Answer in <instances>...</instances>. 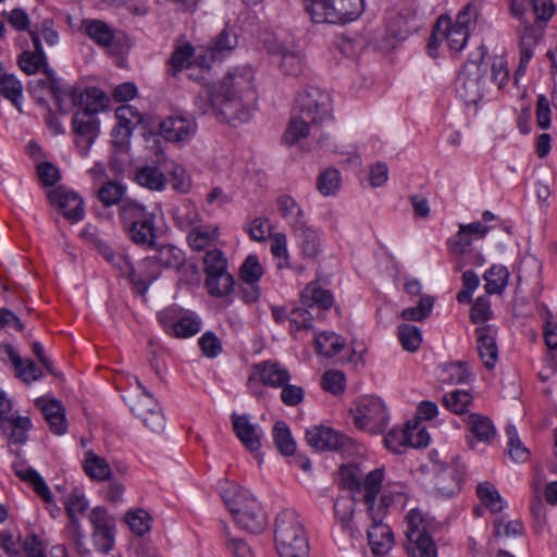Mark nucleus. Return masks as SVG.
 I'll return each mask as SVG.
<instances>
[{"instance_id": "6", "label": "nucleus", "mask_w": 557, "mask_h": 557, "mask_svg": "<svg viewBox=\"0 0 557 557\" xmlns=\"http://www.w3.org/2000/svg\"><path fill=\"white\" fill-rule=\"evenodd\" d=\"M406 535L409 542L407 547L410 557H436L437 549L429 532L432 521L417 508L406 516Z\"/></svg>"}, {"instance_id": "63", "label": "nucleus", "mask_w": 557, "mask_h": 557, "mask_svg": "<svg viewBox=\"0 0 557 557\" xmlns=\"http://www.w3.org/2000/svg\"><path fill=\"white\" fill-rule=\"evenodd\" d=\"M243 282H259L263 275V268L256 255H249L240 267Z\"/></svg>"}, {"instance_id": "8", "label": "nucleus", "mask_w": 557, "mask_h": 557, "mask_svg": "<svg viewBox=\"0 0 557 557\" xmlns=\"http://www.w3.org/2000/svg\"><path fill=\"white\" fill-rule=\"evenodd\" d=\"M207 274L206 286L209 293L220 297L232 292L233 276L227 272V260L219 249L208 250L203 258Z\"/></svg>"}, {"instance_id": "62", "label": "nucleus", "mask_w": 557, "mask_h": 557, "mask_svg": "<svg viewBox=\"0 0 557 557\" xmlns=\"http://www.w3.org/2000/svg\"><path fill=\"white\" fill-rule=\"evenodd\" d=\"M84 468L90 478L99 481L108 478L110 474V468L106 460L92 453H88Z\"/></svg>"}, {"instance_id": "59", "label": "nucleus", "mask_w": 557, "mask_h": 557, "mask_svg": "<svg viewBox=\"0 0 557 557\" xmlns=\"http://www.w3.org/2000/svg\"><path fill=\"white\" fill-rule=\"evenodd\" d=\"M433 306L434 298L430 295H424L420 298L418 306L404 309L401 317L407 321H422L430 315Z\"/></svg>"}, {"instance_id": "47", "label": "nucleus", "mask_w": 557, "mask_h": 557, "mask_svg": "<svg viewBox=\"0 0 557 557\" xmlns=\"http://www.w3.org/2000/svg\"><path fill=\"white\" fill-rule=\"evenodd\" d=\"M509 278V272L506 267L500 264L492 265L484 274L486 282L485 289L488 294H502Z\"/></svg>"}, {"instance_id": "49", "label": "nucleus", "mask_w": 557, "mask_h": 557, "mask_svg": "<svg viewBox=\"0 0 557 557\" xmlns=\"http://www.w3.org/2000/svg\"><path fill=\"white\" fill-rule=\"evenodd\" d=\"M0 95L10 100L22 112V84L12 74L0 76Z\"/></svg>"}, {"instance_id": "19", "label": "nucleus", "mask_w": 557, "mask_h": 557, "mask_svg": "<svg viewBox=\"0 0 557 557\" xmlns=\"http://www.w3.org/2000/svg\"><path fill=\"white\" fill-rule=\"evenodd\" d=\"M75 145L81 156H87L90 147L99 134V121L87 113L75 112L72 119Z\"/></svg>"}, {"instance_id": "48", "label": "nucleus", "mask_w": 557, "mask_h": 557, "mask_svg": "<svg viewBox=\"0 0 557 557\" xmlns=\"http://www.w3.org/2000/svg\"><path fill=\"white\" fill-rule=\"evenodd\" d=\"M102 255H103L104 259L113 268H115L122 275L128 277L129 281L132 282L133 275L135 274V269L133 267V263H132L128 255H126L122 250L114 251L108 246H104L102 248Z\"/></svg>"}, {"instance_id": "23", "label": "nucleus", "mask_w": 557, "mask_h": 557, "mask_svg": "<svg viewBox=\"0 0 557 557\" xmlns=\"http://www.w3.org/2000/svg\"><path fill=\"white\" fill-rule=\"evenodd\" d=\"M476 349L484 367L488 370L495 368L498 358V348L496 344L497 331L493 325H482L476 327Z\"/></svg>"}, {"instance_id": "3", "label": "nucleus", "mask_w": 557, "mask_h": 557, "mask_svg": "<svg viewBox=\"0 0 557 557\" xmlns=\"http://www.w3.org/2000/svg\"><path fill=\"white\" fill-rule=\"evenodd\" d=\"M534 22L522 21V30L520 33V65L518 71L525 69L533 57L534 49L542 38L544 25L555 13L553 0H531Z\"/></svg>"}, {"instance_id": "2", "label": "nucleus", "mask_w": 557, "mask_h": 557, "mask_svg": "<svg viewBox=\"0 0 557 557\" xmlns=\"http://www.w3.org/2000/svg\"><path fill=\"white\" fill-rule=\"evenodd\" d=\"M221 497L243 530L260 533L267 525V515L251 490H222Z\"/></svg>"}, {"instance_id": "54", "label": "nucleus", "mask_w": 557, "mask_h": 557, "mask_svg": "<svg viewBox=\"0 0 557 557\" xmlns=\"http://www.w3.org/2000/svg\"><path fill=\"white\" fill-rule=\"evenodd\" d=\"M506 434L508 436L507 454L509 458L515 462H524L529 459V450L521 443L517 429L509 424L506 428Z\"/></svg>"}, {"instance_id": "46", "label": "nucleus", "mask_w": 557, "mask_h": 557, "mask_svg": "<svg viewBox=\"0 0 557 557\" xmlns=\"http://www.w3.org/2000/svg\"><path fill=\"white\" fill-rule=\"evenodd\" d=\"M136 182L150 190L161 191L165 188L166 178L156 166H143L136 171Z\"/></svg>"}, {"instance_id": "50", "label": "nucleus", "mask_w": 557, "mask_h": 557, "mask_svg": "<svg viewBox=\"0 0 557 557\" xmlns=\"http://www.w3.org/2000/svg\"><path fill=\"white\" fill-rule=\"evenodd\" d=\"M274 443L281 454L293 455L296 450V443L292 437L290 430L284 421H277L273 426Z\"/></svg>"}, {"instance_id": "9", "label": "nucleus", "mask_w": 557, "mask_h": 557, "mask_svg": "<svg viewBox=\"0 0 557 557\" xmlns=\"http://www.w3.org/2000/svg\"><path fill=\"white\" fill-rule=\"evenodd\" d=\"M296 103L299 113L310 120L313 128L322 126L323 123L330 122L332 119L331 97L318 87L306 88L298 95Z\"/></svg>"}, {"instance_id": "55", "label": "nucleus", "mask_w": 557, "mask_h": 557, "mask_svg": "<svg viewBox=\"0 0 557 557\" xmlns=\"http://www.w3.org/2000/svg\"><path fill=\"white\" fill-rule=\"evenodd\" d=\"M342 177L336 169H326L317 180V188L323 196H334L341 188Z\"/></svg>"}, {"instance_id": "4", "label": "nucleus", "mask_w": 557, "mask_h": 557, "mask_svg": "<svg viewBox=\"0 0 557 557\" xmlns=\"http://www.w3.org/2000/svg\"><path fill=\"white\" fill-rule=\"evenodd\" d=\"M306 11L314 23L345 24L363 11V0H305Z\"/></svg>"}, {"instance_id": "34", "label": "nucleus", "mask_w": 557, "mask_h": 557, "mask_svg": "<svg viewBox=\"0 0 557 557\" xmlns=\"http://www.w3.org/2000/svg\"><path fill=\"white\" fill-rule=\"evenodd\" d=\"M129 240L143 248H154L157 239L156 218L141 221L129 228L124 230Z\"/></svg>"}, {"instance_id": "26", "label": "nucleus", "mask_w": 557, "mask_h": 557, "mask_svg": "<svg viewBox=\"0 0 557 557\" xmlns=\"http://www.w3.org/2000/svg\"><path fill=\"white\" fill-rule=\"evenodd\" d=\"M321 127L322 126H318V128H313L310 120L300 113L298 116H294L290 120L283 139L287 145L292 146L299 139L310 135L312 138L317 139L318 144H321L325 135Z\"/></svg>"}, {"instance_id": "43", "label": "nucleus", "mask_w": 557, "mask_h": 557, "mask_svg": "<svg viewBox=\"0 0 557 557\" xmlns=\"http://www.w3.org/2000/svg\"><path fill=\"white\" fill-rule=\"evenodd\" d=\"M195 106L202 114H213L219 121L226 122L220 109H222V101L218 99L215 88L213 90L205 89L200 91L195 100Z\"/></svg>"}, {"instance_id": "29", "label": "nucleus", "mask_w": 557, "mask_h": 557, "mask_svg": "<svg viewBox=\"0 0 557 557\" xmlns=\"http://www.w3.org/2000/svg\"><path fill=\"white\" fill-rule=\"evenodd\" d=\"M152 218H156V214L137 200L126 198L119 205V219L123 230Z\"/></svg>"}, {"instance_id": "31", "label": "nucleus", "mask_w": 557, "mask_h": 557, "mask_svg": "<svg viewBox=\"0 0 557 557\" xmlns=\"http://www.w3.org/2000/svg\"><path fill=\"white\" fill-rule=\"evenodd\" d=\"M274 540L280 557L309 556V543L306 531L287 535L286 539L276 537Z\"/></svg>"}, {"instance_id": "51", "label": "nucleus", "mask_w": 557, "mask_h": 557, "mask_svg": "<svg viewBox=\"0 0 557 557\" xmlns=\"http://www.w3.org/2000/svg\"><path fill=\"white\" fill-rule=\"evenodd\" d=\"M237 46L236 34L227 26L216 36L210 48L213 59L222 58Z\"/></svg>"}, {"instance_id": "42", "label": "nucleus", "mask_w": 557, "mask_h": 557, "mask_svg": "<svg viewBox=\"0 0 557 557\" xmlns=\"http://www.w3.org/2000/svg\"><path fill=\"white\" fill-rule=\"evenodd\" d=\"M357 502H360V495L352 490H345V493L336 498L334 503L335 516L344 524V528H348Z\"/></svg>"}, {"instance_id": "57", "label": "nucleus", "mask_w": 557, "mask_h": 557, "mask_svg": "<svg viewBox=\"0 0 557 557\" xmlns=\"http://www.w3.org/2000/svg\"><path fill=\"white\" fill-rule=\"evenodd\" d=\"M443 403L451 412L460 414L472 404V395L468 391L455 389L443 397Z\"/></svg>"}, {"instance_id": "12", "label": "nucleus", "mask_w": 557, "mask_h": 557, "mask_svg": "<svg viewBox=\"0 0 557 557\" xmlns=\"http://www.w3.org/2000/svg\"><path fill=\"white\" fill-rule=\"evenodd\" d=\"M32 428L28 417L13 411L10 399L0 393V430L9 444L20 445L27 441V432Z\"/></svg>"}, {"instance_id": "14", "label": "nucleus", "mask_w": 557, "mask_h": 557, "mask_svg": "<svg viewBox=\"0 0 557 557\" xmlns=\"http://www.w3.org/2000/svg\"><path fill=\"white\" fill-rule=\"evenodd\" d=\"M141 393L129 400L133 413L139 418L145 426L159 433L165 428V418L154 397L138 382Z\"/></svg>"}, {"instance_id": "41", "label": "nucleus", "mask_w": 557, "mask_h": 557, "mask_svg": "<svg viewBox=\"0 0 557 557\" xmlns=\"http://www.w3.org/2000/svg\"><path fill=\"white\" fill-rule=\"evenodd\" d=\"M301 302L304 306L327 309L333 304V296L330 290L322 288L317 282H312L302 290Z\"/></svg>"}, {"instance_id": "27", "label": "nucleus", "mask_w": 557, "mask_h": 557, "mask_svg": "<svg viewBox=\"0 0 557 557\" xmlns=\"http://www.w3.org/2000/svg\"><path fill=\"white\" fill-rule=\"evenodd\" d=\"M368 544L375 556L386 555L394 545V534L383 521L372 522L367 531Z\"/></svg>"}, {"instance_id": "17", "label": "nucleus", "mask_w": 557, "mask_h": 557, "mask_svg": "<svg viewBox=\"0 0 557 557\" xmlns=\"http://www.w3.org/2000/svg\"><path fill=\"white\" fill-rule=\"evenodd\" d=\"M259 380L263 385L272 387H282L290 380L288 370L276 361L267 360L252 367V374L248 379V386L253 389L256 381ZM256 396H261L257 391H252Z\"/></svg>"}, {"instance_id": "16", "label": "nucleus", "mask_w": 557, "mask_h": 557, "mask_svg": "<svg viewBox=\"0 0 557 557\" xmlns=\"http://www.w3.org/2000/svg\"><path fill=\"white\" fill-rule=\"evenodd\" d=\"M384 468L366 473L358 462L343 463L338 469L342 487H380L384 482Z\"/></svg>"}, {"instance_id": "60", "label": "nucleus", "mask_w": 557, "mask_h": 557, "mask_svg": "<svg viewBox=\"0 0 557 557\" xmlns=\"http://www.w3.org/2000/svg\"><path fill=\"white\" fill-rule=\"evenodd\" d=\"M124 193L125 187L123 185L108 181L98 190V198L106 207H110L116 203L120 205L124 200Z\"/></svg>"}, {"instance_id": "1", "label": "nucleus", "mask_w": 557, "mask_h": 557, "mask_svg": "<svg viewBox=\"0 0 557 557\" xmlns=\"http://www.w3.org/2000/svg\"><path fill=\"white\" fill-rule=\"evenodd\" d=\"M255 74L247 65L231 69L215 87L218 99L222 101L221 113L226 123L238 126L251 119L257 101Z\"/></svg>"}, {"instance_id": "24", "label": "nucleus", "mask_w": 557, "mask_h": 557, "mask_svg": "<svg viewBox=\"0 0 557 557\" xmlns=\"http://www.w3.org/2000/svg\"><path fill=\"white\" fill-rule=\"evenodd\" d=\"M352 491L360 495V502L364 503L372 522L383 521L393 503V496L389 493H383V490Z\"/></svg>"}, {"instance_id": "28", "label": "nucleus", "mask_w": 557, "mask_h": 557, "mask_svg": "<svg viewBox=\"0 0 557 557\" xmlns=\"http://www.w3.org/2000/svg\"><path fill=\"white\" fill-rule=\"evenodd\" d=\"M294 228L302 256L308 259L319 256L322 248L320 231L304 222L297 223Z\"/></svg>"}, {"instance_id": "52", "label": "nucleus", "mask_w": 557, "mask_h": 557, "mask_svg": "<svg viewBox=\"0 0 557 557\" xmlns=\"http://www.w3.org/2000/svg\"><path fill=\"white\" fill-rule=\"evenodd\" d=\"M124 519L131 531L138 536L145 535L151 529V517L144 509H129Z\"/></svg>"}, {"instance_id": "45", "label": "nucleus", "mask_w": 557, "mask_h": 557, "mask_svg": "<svg viewBox=\"0 0 557 557\" xmlns=\"http://www.w3.org/2000/svg\"><path fill=\"white\" fill-rule=\"evenodd\" d=\"M156 259L159 267L168 269H180L186 260L185 253L178 247L168 244L162 245L157 249V255L152 257Z\"/></svg>"}, {"instance_id": "35", "label": "nucleus", "mask_w": 557, "mask_h": 557, "mask_svg": "<svg viewBox=\"0 0 557 557\" xmlns=\"http://www.w3.org/2000/svg\"><path fill=\"white\" fill-rule=\"evenodd\" d=\"M220 237L218 225L201 224L187 234L188 246L195 251H202L214 245Z\"/></svg>"}, {"instance_id": "13", "label": "nucleus", "mask_w": 557, "mask_h": 557, "mask_svg": "<svg viewBox=\"0 0 557 557\" xmlns=\"http://www.w3.org/2000/svg\"><path fill=\"white\" fill-rule=\"evenodd\" d=\"M92 527L91 539L95 548L102 553L109 554L115 544V520L102 507H95L88 516Z\"/></svg>"}, {"instance_id": "30", "label": "nucleus", "mask_w": 557, "mask_h": 557, "mask_svg": "<svg viewBox=\"0 0 557 557\" xmlns=\"http://www.w3.org/2000/svg\"><path fill=\"white\" fill-rule=\"evenodd\" d=\"M152 218H156V214L137 200L126 198L119 205V219L123 230Z\"/></svg>"}, {"instance_id": "15", "label": "nucleus", "mask_w": 557, "mask_h": 557, "mask_svg": "<svg viewBox=\"0 0 557 557\" xmlns=\"http://www.w3.org/2000/svg\"><path fill=\"white\" fill-rule=\"evenodd\" d=\"M307 443L319 450H339L343 454H352L357 451L354 441L335 430L314 425L306 431Z\"/></svg>"}, {"instance_id": "61", "label": "nucleus", "mask_w": 557, "mask_h": 557, "mask_svg": "<svg viewBox=\"0 0 557 557\" xmlns=\"http://www.w3.org/2000/svg\"><path fill=\"white\" fill-rule=\"evenodd\" d=\"M312 314L304 308H295L289 313V329L292 335L297 338V334L302 330L312 329Z\"/></svg>"}, {"instance_id": "39", "label": "nucleus", "mask_w": 557, "mask_h": 557, "mask_svg": "<svg viewBox=\"0 0 557 557\" xmlns=\"http://www.w3.org/2000/svg\"><path fill=\"white\" fill-rule=\"evenodd\" d=\"M42 414L50 425V430L57 435H63L66 430L64 408L57 399L39 401Z\"/></svg>"}, {"instance_id": "7", "label": "nucleus", "mask_w": 557, "mask_h": 557, "mask_svg": "<svg viewBox=\"0 0 557 557\" xmlns=\"http://www.w3.org/2000/svg\"><path fill=\"white\" fill-rule=\"evenodd\" d=\"M158 320L165 332L178 338H188L200 332L202 321L194 312L172 305L158 313Z\"/></svg>"}, {"instance_id": "11", "label": "nucleus", "mask_w": 557, "mask_h": 557, "mask_svg": "<svg viewBox=\"0 0 557 557\" xmlns=\"http://www.w3.org/2000/svg\"><path fill=\"white\" fill-rule=\"evenodd\" d=\"M469 29L453 26L449 16H440L429 39L428 48L431 57H436L437 46L446 42L449 50L459 52L463 49L469 38Z\"/></svg>"}, {"instance_id": "58", "label": "nucleus", "mask_w": 557, "mask_h": 557, "mask_svg": "<svg viewBox=\"0 0 557 557\" xmlns=\"http://www.w3.org/2000/svg\"><path fill=\"white\" fill-rule=\"evenodd\" d=\"M397 334L404 349L416 351L420 347L422 334L418 326L407 323L400 324Z\"/></svg>"}, {"instance_id": "38", "label": "nucleus", "mask_w": 557, "mask_h": 557, "mask_svg": "<svg viewBox=\"0 0 557 557\" xmlns=\"http://www.w3.org/2000/svg\"><path fill=\"white\" fill-rule=\"evenodd\" d=\"M469 433L479 442L490 444L495 438L496 429L492 420L479 413H471L466 421Z\"/></svg>"}, {"instance_id": "37", "label": "nucleus", "mask_w": 557, "mask_h": 557, "mask_svg": "<svg viewBox=\"0 0 557 557\" xmlns=\"http://www.w3.org/2000/svg\"><path fill=\"white\" fill-rule=\"evenodd\" d=\"M160 275L161 270L156 259L148 257L141 261L139 271H135L132 284L136 288L137 293L144 295L147 292L149 285L153 283Z\"/></svg>"}, {"instance_id": "21", "label": "nucleus", "mask_w": 557, "mask_h": 557, "mask_svg": "<svg viewBox=\"0 0 557 557\" xmlns=\"http://www.w3.org/2000/svg\"><path fill=\"white\" fill-rule=\"evenodd\" d=\"M233 431L242 444L251 453H257L261 447L263 430L260 425L250 422L248 416L236 412L231 416Z\"/></svg>"}, {"instance_id": "56", "label": "nucleus", "mask_w": 557, "mask_h": 557, "mask_svg": "<svg viewBox=\"0 0 557 557\" xmlns=\"http://www.w3.org/2000/svg\"><path fill=\"white\" fill-rule=\"evenodd\" d=\"M175 223L180 230L190 232L202 224V216L194 205H187L177 211Z\"/></svg>"}, {"instance_id": "10", "label": "nucleus", "mask_w": 557, "mask_h": 557, "mask_svg": "<svg viewBox=\"0 0 557 557\" xmlns=\"http://www.w3.org/2000/svg\"><path fill=\"white\" fill-rule=\"evenodd\" d=\"M354 422L370 433L383 432L388 423V413L382 399L375 396L361 398L354 413Z\"/></svg>"}, {"instance_id": "25", "label": "nucleus", "mask_w": 557, "mask_h": 557, "mask_svg": "<svg viewBox=\"0 0 557 557\" xmlns=\"http://www.w3.org/2000/svg\"><path fill=\"white\" fill-rule=\"evenodd\" d=\"M49 200L52 205H58L64 216L71 222H78L84 218V201L73 191L55 189L49 193Z\"/></svg>"}, {"instance_id": "36", "label": "nucleus", "mask_w": 557, "mask_h": 557, "mask_svg": "<svg viewBox=\"0 0 557 557\" xmlns=\"http://www.w3.org/2000/svg\"><path fill=\"white\" fill-rule=\"evenodd\" d=\"M305 527L295 509L285 508L281 510L275 519L274 539L304 532Z\"/></svg>"}, {"instance_id": "64", "label": "nucleus", "mask_w": 557, "mask_h": 557, "mask_svg": "<svg viewBox=\"0 0 557 557\" xmlns=\"http://www.w3.org/2000/svg\"><path fill=\"white\" fill-rule=\"evenodd\" d=\"M115 117L117 125L129 126L135 128L143 122L141 113L131 104H122L115 110Z\"/></svg>"}, {"instance_id": "33", "label": "nucleus", "mask_w": 557, "mask_h": 557, "mask_svg": "<svg viewBox=\"0 0 557 557\" xmlns=\"http://www.w3.org/2000/svg\"><path fill=\"white\" fill-rule=\"evenodd\" d=\"M82 28L86 36L101 48H111L114 42V29L101 20H84Z\"/></svg>"}, {"instance_id": "5", "label": "nucleus", "mask_w": 557, "mask_h": 557, "mask_svg": "<svg viewBox=\"0 0 557 557\" xmlns=\"http://www.w3.org/2000/svg\"><path fill=\"white\" fill-rule=\"evenodd\" d=\"M487 50L481 46L474 59L469 60L457 78V92L468 103H475L483 97L488 64L484 61Z\"/></svg>"}, {"instance_id": "40", "label": "nucleus", "mask_w": 557, "mask_h": 557, "mask_svg": "<svg viewBox=\"0 0 557 557\" xmlns=\"http://www.w3.org/2000/svg\"><path fill=\"white\" fill-rule=\"evenodd\" d=\"M109 103L108 96L99 88H86L79 100L82 110L79 113H87L88 115L96 116L97 113L103 111Z\"/></svg>"}, {"instance_id": "20", "label": "nucleus", "mask_w": 557, "mask_h": 557, "mask_svg": "<svg viewBox=\"0 0 557 557\" xmlns=\"http://www.w3.org/2000/svg\"><path fill=\"white\" fill-rule=\"evenodd\" d=\"M44 72L48 76L49 90L58 106L60 113H69L73 108L79 106L83 91L71 86L62 79L54 77L53 72L48 67H44Z\"/></svg>"}, {"instance_id": "22", "label": "nucleus", "mask_w": 557, "mask_h": 557, "mask_svg": "<svg viewBox=\"0 0 557 557\" xmlns=\"http://www.w3.org/2000/svg\"><path fill=\"white\" fill-rule=\"evenodd\" d=\"M269 51L278 58V65L285 75L298 76L302 71L300 50L293 42H278L269 47Z\"/></svg>"}, {"instance_id": "44", "label": "nucleus", "mask_w": 557, "mask_h": 557, "mask_svg": "<svg viewBox=\"0 0 557 557\" xmlns=\"http://www.w3.org/2000/svg\"><path fill=\"white\" fill-rule=\"evenodd\" d=\"M314 345L318 354L332 358L342 351L345 341L333 332H323L315 335Z\"/></svg>"}, {"instance_id": "18", "label": "nucleus", "mask_w": 557, "mask_h": 557, "mask_svg": "<svg viewBox=\"0 0 557 557\" xmlns=\"http://www.w3.org/2000/svg\"><path fill=\"white\" fill-rule=\"evenodd\" d=\"M161 136L172 143H187L197 132L194 117L184 115H171L159 124Z\"/></svg>"}, {"instance_id": "32", "label": "nucleus", "mask_w": 557, "mask_h": 557, "mask_svg": "<svg viewBox=\"0 0 557 557\" xmlns=\"http://www.w3.org/2000/svg\"><path fill=\"white\" fill-rule=\"evenodd\" d=\"M29 35L35 51H24L20 55L18 65L23 72H25L28 75H32L37 73L40 70V67L46 65L47 58L45 55L39 35L35 30H29Z\"/></svg>"}, {"instance_id": "53", "label": "nucleus", "mask_w": 557, "mask_h": 557, "mask_svg": "<svg viewBox=\"0 0 557 557\" xmlns=\"http://www.w3.org/2000/svg\"><path fill=\"white\" fill-rule=\"evenodd\" d=\"M471 373L466 362H455L442 368L441 380L449 384L468 383L471 380Z\"/></svg>"}]
</instances>
